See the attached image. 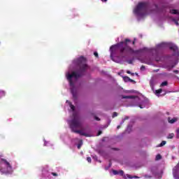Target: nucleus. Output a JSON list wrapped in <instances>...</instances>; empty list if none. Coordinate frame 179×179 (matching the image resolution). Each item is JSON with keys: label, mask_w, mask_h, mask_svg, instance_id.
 Returning a JSON list of instances; mask_svg holds the SVG:
<instances>
[{"label": "nucleus", "mask_w": 179, "mask_h": 179, "mask_svg": "<svg viewBox=\"0 0 179 179\" xmlns=\"http://www.w3.org/2000/svg\"><path fill=\"white\" fill-rule=\"evenodd\" d=\"M94 55L96 58L99 57V53H97V52H94Z\"/></svg>", "instance_id": "29"}, {"label": "nucleus", "mask_w": 179, "mask_h": 179, "mask_svg": "<svg viewBox=\"0 0 179 179\" xmlns=\"http://www.w3.org/2000/svg\"><path fill=\"white\" fill-rule=\"evenodd\" d=\"M101 2H107L108 0H101Z\"/></svg>", "instance_id": "40"}, {"label": "nucleus", "mask_w": 179, "mask_h": 179, "mask_svg": "<svg viewBox=\"0 0 179 179\" xmlns=\"http://www.w3.org/2000/svg\"><path fill=\"white\" fill-rule=\"evenodd\" d=\"M127 178H138V177H136V176H131V175H129V174H127Z\"/></svg>", "instance_id": "21"}, {"label": "nucleus", "mask_w": 179, "mask_h": 179, "mask_svg": "<svg viewBox=\"0 0 179 179\" xmlns=\"http://www.w3.org/2000/svg\"><path fill=\"white\" fill-rule=\"evenodd\" d=\"M43 141H44V146H48V147L52 146V143H50V141H47L45 140H43Z\"/></svg>", "instance_id": "16"}, {"label": "nucleus", "mask_w": 179, "mask_h": 179, "mask_svg": "<svg viewBox=\"0 0 179 179\" xmlns=\"http://www.w3.org/2000/svg\"><path fill=\"white\" fill-rule=\"evenodd\" d=\"M131 128H132V127H131V126H128V127H127V132H130Z\"/></svg>", "instance_id": "26"}, {"label": "nucleus", "mask_w": 179, "mask_h": 179, "mask_svg": "<svg viewBox=\"0 0 179 179\" xmlns=\"http://www.w3.org/2000/svg\"><path fill=\"white\" fill-rule=\"evenodd\" d=\"M174 66H176V64L172 63V62H171L170 63L164 64L163 68H165L166 69H168L169 71H171V69H173V68H174Z\"/></svg>", "instance_id": "7"}, {"label": "nucleus", "mask_w": 179, "mask_h": 179, "mask_svg": "<svg viewBox=\"0 0 179 179\" xmlns=\"http://www.w3.org/2000/svg\"><path fill=\"white\" fill-rule=\"evenodd\" d=\"M111 166V164H109V166L108 167H106L105 169L106 170H108V169H110V166Z\"/></svg>", "instance_id": "35"}, {"label": "nucleus", "mask_w": 179, "mask_h": 179, "mask_svg": "<svg viewBox=\"0 0 179 179\" xmlns=\"http://www.w3.org/2000/svg\"><path fill=\"white\" fill-rule=\"evenodd\" d=\"M128 118H129L128 116H126L123 120L122 122H121V124H124V122H125V120H128Z\"/></svg>", "instance_id": "23"}, {"label": "nucleus", "mask_w": 179, "mask_h": 179, "mask_svg": "<svg viewBox=\"0 0 179 179\" xmlns=\"http://www.w3.org/2000/svg\"><path fill=\"white\" fill-rule=\"evenodd\" d=\"M134 61H135V59L134 58H132V59H128L127 60V62L129 64H134Z\"/></svg>", "instance_id": "18"}, {"label": "nucleus", "mask_w": 179, "mask_h": 179, "mask_svg": "<svg viewBox=\"0 0 179 179\" xmlns=\"http://www.w3.org/2000/svg\"><path fill=\"white\" fill-rule=\"evenodd\" d=\"M167 8H160L157 4H152L150 1L139 2L133 10V13L137 17L138 20H142L145 16L155 13H166Z\"/></svg>", "instance_id": "4"}, {"label": "nucleus", "mask_w": 179, "mask_h": 179, "mask_svg": "<svg viewBox=\"0 0 179 179\" xmlns=\"http://www.w3.org/2000/svg\"><path fill=\"white\" fill-rule=\"evenodd\" d=\"M151 173L155 177H157V168L153 167L151 169Z\"/></svg>", "instance_id": "11"}, {"label": "nucleus", "mask_w": 179, "mask_h": 179, "mask_svg": "<svg viewBox=\"0 0 179 179\" xmlns=\"http://www.w3.org/2000/svg\"><path fill=\"white\" fill-rule=\"evenodd\" d=\"M17 169V164L10 162L0 156V173L1 174H12Z\"/></svg>", "instance_id": "5"}, {"label": "nucleus", "mask_w": 179, "mask_h": 179, "mask_svg": "<svg viewBox=\"0 0 179 179\" xmlns=\"http://www.w3.org/2000/svg\"><path fill=\"white\" fill-rule=\"evenodd\" d=\"M123 80L124 82H130L131 83H135V80L129 78V77H127V76L123 77Z\"/></svg>", "instance_id": "12"}, {"label": "nucleus", "mask_w": 179, "mask_h": 179, "mask_svg": "<svg viewBox=\"0 0 179 179\" xmlns=\"http://www.w3.org/2000/svg\"><path fill=\"white\" fill-rule=\"evenodd\" d=\"M167 81H164L163 82L162 84H161V87H163V86H167Z\"/></svg>", "instance_id": "22"}, {"label": "nucleus", "mask_w": 179, "mask_h": 179, "mask_svg": "<svg viewBox=\"0 0 179 179\" xmlns=\"http://www.w3.org/2000/svg\"><path fill=\"white\" fill-rule=\"evenodd\" d=\"M94 160H97V156L94 155L92 157Z\"/></svg>", "instance_id": "34"}, {"label": "nucleus", "mask_w": 179, "mask_h": 179, "mask_svg": "<svg viewBox=\"0 0 179 179\" xmlns=\"http://www.w3.org/2000/svg\"><path fill=\"white\" fill-rule=\"evenodd\" d=\"M66 104L70 107L69 111H72L73 116L67 120V122L71 129L72 132H75L76 134H79L81 136L90 137V131L87 129H83V122H82V118L75 111V106L72 104L69 101H66Z\"/></svg>", "instance_id": "3"}, {"label": "nucleus", "mask_w": 179, "mask_h": 179, "mask_svg": "<svg viewBox=\"0 0 179 179\" xmlns=\"http://www.w3.org/2000/svg\"><path fill=\"white\" fill-rule=\"evenodd\" d=\"M72 142L73 143H74V145H77L78 149H80V148H82V145H83V141H82V139L76 138L73 140Z\"/></svg>", "instance_id": "6"}, {"label": "nucleus", "mask_w": 179, "mask_h": 179, "mask_svg": "<svg viewBox=\"0 0 179 179\" xmlns=\"http://www.w3.org/2000/svg\"><path fill=\"white\" fill-rule=\"evenodd\" d=\"M122 99H132L133 101H139V97L134 96H124Z\"/></svg>", "instance_id": "9"}, {"label": "nucleus", "mask_w": 179, "mask_h": 179, "mask_svg": "<svg viewBox=\"0 0 179 179\" xmlns=\"http://www.w3.org/2000/svg\"><path fill=\"white\" fill-rule=\"evenodd\" d=\"M52 176L57 177L58 176V174H57L56 173H52Z\"/></svg>", "instance_id": "32"}, {"label": "nucleus", "mask_w": 179, "mask_h": 179, "mask_svg": "<svg viewBox=\"0 0 179 179\" xmlns=\"http://www.w3.org/2000/svg\"><path fill=\"white\" fill-rule=\"evenodd\" d=\"M120 41V38H117V39H116V41Z\"/></svg>", "instance_id": "41"}, {"label": "nucleus", "mask_w": 179, "mask_h": 179, "mask_svg": "<svg viewBox=\"0 0 179 179\" xmlns=\"http://www.w3.org/2000/svg\"><path fill=\"white\" fill-rule=\"evenodd\" d=\"M160 159H162V155H160V154H158L155 157V160H160Z\"/></svg>", "instance_id": "20"}, {"label": "nucleus", "mask_w": 179, "mask_h": 179, "mask_svg": "<svg viewBox=\"0 0 179 179\" xmlns=\"http://www.w3.org/2000/svg\"><path fill=\"white\" fill-rule=\"evenodd\" d=\"M178 118L177 117H173L172 119H171L170 117L168 118V121L169 122V124H174V122H176V121H178Z\"/></svg>", "instance_id": "13"}, {"label": "nucleus", "mask_w": 179, "mask_h": 179, "mask_svg": "<svg viewBox=\"0 0 179 179\" xmlns=\"http://www.w3.org/2000/svg\"><path fill=\"white\" fill-rule=\"evenodd\" d=\"M117 115H118V113H117V112L113 113V118H114L115 117H117Z\"/></svg>", "instance_id": "28"}, {"label": "nucleus", "mask_w": 179, "mask_h": 179, "mask_svg": "<svg viewBox=\"0 0 179 179\" xmlns=\"http://www.w3.org/2000/svg\"><path fill=\"white\" fill-rule=\"evenodd\" d=\"M162 89L154 90V93L155 94H156V96H157V97L160 96V94L162 93Z\"/></svg>", "instance_id": "15"}, {"label": "nucleus", "mask_w": 179, "mask_h": 179, "mask_svg": "<svg viewBox=\"0 0 179 179\" xmlns=\"http://www.w3.org/2000/svg\"><path fill=\"white\" fill-rule=\"evenodd\" d=\"M144 69H145V66H142L141 67V71H144Z\"/></svg>", "instance_id": "33"}, {"label": "nucleus", "mask_w": 179, "mask_h": 179, "mask_svg": "<svg viewBox=\"0 0 179 179\" xmlns=\"http://www.w3.org/2000/svg\"><path fill=\"white\" fill-rule=\"evenodd\" d=\"M6 96V91L3 90H0V99H2V97H5Z\"/></svg>", "instance_id": "14"}, {"label": "nucleus", "mask_w": 179, "mask_h": 179, "mask_svg": "<svg viewBox=\"0 0 179 179\" xmlns=\"http://www.w3.org/2000/svg\"><path fill=\"white\" fill-rule=\"evenodd\" d=\"M177 138H179V129L176 130Z\"/></svg>", "instance_id": "30"}, {"label": "nucleus", "mask_w": 179, "mask_h": 179, "mask_svg": "<svg viewBox=\"0 0 179 179\" xmlns=\"http://www.w3.org/2000/svg\"><path fill=\"white\" fill-rule=\"evenodd\" d=\"M149 178H150V176H148Z\"/></svg>", "instance_id": "44"}, {"label": "nucleus", "mask_w": 179, "mask_h": 179, "mask_svg": "<svg viewBox=\"0 0 179 179\" xmlns=\"http://www.w3.org/2000/svg\"><path fill=\"white\" fill-rule=\"evenodd\" d=\"M127 73H129V74H131V75H134V73H131V71H127Z\"/></svg>", "instance_id": "37"}, {"label": "nucleus", "mask_w": 179, "mask_h": 179, "mask_svg": "<svg viewBox=\"0 0 179 179\" xmlns=\"http://www.w3.org/2000/svg\"><path fill=\"white\" fill-rule=\"evenodd\" d=\"M150 84L152 90H153V87H155V80L151 79L150 81Z\"/></svg>", "instance_id": "17"}, {"label": "nucleus", "mask_w": 179, "mask_h": 179, "mask_svg": "<svg viewBox=\"0 0 179 179\" xmlns=\"http://www.w3.org/2000/svg\"><path fill=\"white\" fill-rule=\"evenodd\" d=\"M139 107H140V108H145V106H142V105H140Z\"/></svg>", "instance_id": "39"}, {"label": "nucleus", "mask_w": 179, "mask_h": 179, "mask_svg": "<svg viewBox=\"0 0 179 179\" xmlns=\"http://www.w3.org/2000/svg\"><path fill=\"white\" fill-rule=\"evenodd\" d=\"M117 129H120V126H117Z\"/></svg>", "instance_id": "42"}, {"label": "nucleus", "mask_w": 179, "mask_h": 179, "mask_svg": "<svg viewBox=\"0 0 179 179\" xmlns=\"http://www.w3.org/2000/svg\"><path fill=\"white\" fill-rule=\"evenodd\" d=\"M166 142L163 141L160 144L159 146H164V145H166Z\"/></svg>", "instance_id": "24"}, {"label": "nucleus", "mask_w": 179, "mask_h": 179, "mask_svg": "<svg viewBox=\"0 0 179 179\" xmlns=\"http://www.w3.org/2000/svg\"><path fill=\"white\" fill-rule=\"evenodd\" d=\"M168 59H170V57H167Z\"/></svg>", "instance_id": "43"}, {"label": "nucleus", "mask_w": 179, "mask_h": 179, "mask_svg": "<svg viewBox=\"0 0 179 179\" xmlns=\"http://www.w3.org/2000/svg\"><path fill=\"white\" fill-rule=\"evenodd\" d=\"M94 120H96V121H100V118L97 117V116H94Z\"/></svg>", "instance_id": "31"}, {"label": "nucleus", "mask_w": 179, "mask_h": 179, "mask_svg": "<svg viewBox=\"0 0 179 179\" xmlns=\"http://www.w3.org/2000/svg\"><path fill=\"white\" fill-rule=\"evenodd\" d=\"M170 10V13H171L172 15H178L177 17V20H179V12L177 10Z\"/></svg>", "instance_id": "10"}, {"label": "nucleus", "mask_w": 179, "mask_h": 179, "mask_svg": "<svg viewBox=\"0 0 179 179\" xmlns=\"http://www.w3.org/2000/svg\"><path fill=\"white\" fill-rule=\"evenodd\" d=\"M173 22H175V24H176V26H178V25H179L178 21H177L176 19H173Z\"/></svg>", "instance_id": "27"}, {"label": "nucleus", "mask_w": 179, "mask_h": 179, "mask_svg": "<svg viewBox=\"0 0 179 179\" xmlns=\"http://www.w3.org/2000/svg\"><path fill=\"white\" fill-rule=\"evenodd\" d=\"M113 176H124V171L112 170Z\"/></svg>", "instance_id": "8"}, {"label": "nucleus", "mask_w": 179, "mask_h": 179, "mask_svg": "<svg viewBox=\"0 0 179 179\" xmlns=\"http://www.w3.org/2000/svg\"><path fill=\"white\" fill-rule=\"evenodd\" d=\"M173 72H174V73H179L178 70H174Z\"/></svg>", "instance_id": "36"}, {"label": "nucleus", "mask_w": 179, "mask_h": 179, "mask_svg": "<svg viewBox=\"0 0 179 179\" xmlns=\"http://www.w3.org/2000/svg\"><path fill=\"white\" fill-rule=\"evenodd\" d=\"M100 135H101V131H99V132H98L97 136H100Z\"/></svg>", "instance_id": "38"}, {"label": "nucleus", "mask_w": 179, "mask_h": 179, "mask_svg": "<svg viewBox=\"0 0 179 179\" xmlns=\"http://www.w3.org/2000/svg\"><path fill=\"white\" fill-rule=\"evenodd\" d=\"M89 69L86 64V58L81 56L74 59L66 72V78L70 86L71 92L73 99L78 96V87L79 86V78H82Z\"/></svg>", "instance_id": "2"}, {"label": "nucleus", "mask_w": 179, "mask_h": 179, "mask_svg": "<svg viewBox=\"0 0 179 179\" xmlns=\"http://www.w3.org/2000/svg\"><path fill=\"white\" fill-rule=\"evenodd\" d=\"M168 139H173L174 138V134H170L167 136Z\"/></svg>", "instance_id": "19"}, {"label": "nucleus", "mask_w": 179, "mask_h": 179, "mask_svg": "<svg viewBox=\"0 0 179 179\" xmlns=\"http://www.w3.org/2000/svg\"><path fill=\"white\" fill-rule=\"evenodd\" d=\"M136 38L132 42L131 39L127 38L124 41H122L115 45H113L110 48V58L113 62L116 64H123L124 62L127 61L125 55H135L137 59L143 64L147 65H153V62H160L163 57L160 56V51L169 47L171 50H174L173 57L179 55L178 49L177 46L171 44V43L162 42L157 44L155 48H143L137 50H134L131 48V44H135Z\"/></svg>", "instance_id": "1"}, {"label": "nucleus", "mask_w": 179, "mask_h": 179, "mask_svg": "<svg viewBox=\"0 0 179 179\" xmlns=\"http://www.w3.org/2000/svg\"><path fill=\"white\" fill-rule=\"evenodd\" d=\"M87 161L88 163H92V158L90 157H87Z\"/></svg>", "instance_id": "25"}]
</instances>
